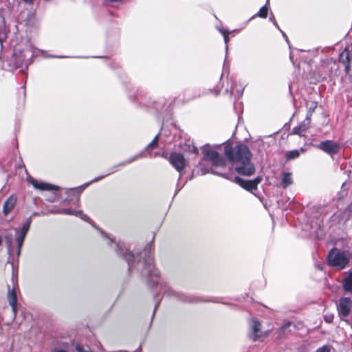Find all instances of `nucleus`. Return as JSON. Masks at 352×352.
Segmentation results:
<instances>
[{
    "label": "nucleus",
    "mask_w": 352,
    "mask_h": 352,
    "mask_svg": "<svg viewBox=\"0 0 352 352\" xmlns=\"http://www.w3.org/2000/svg\"><path fill=\"white\" fill-rule=\"evenodd\" d=\"M101 234L109 245L115 243L117 254L123 257L128 263L129 272H131L133 268L136 267V265L138 267V266H142L143 269L141 274L146 278L148 283L153 284V285L158 284L160 274L154 266L153 248L151 245H147L143 252L140 253V258L136 262V257L134 254L122 247L120 243H116L113 239L111 238L108 234L103 232H101Z\"/></svg>",
    "instance_id": "1"
},
{
    "label": "nucleus",
    "mask_w": 352,
    "mask_h": 352,
    "mask_svg": "<svg viewBox=\"0 0 352 352\" xmlns=\"http://www.w3.org/2000/svg\"><path fill=\"white\" fill-rule=\"evenodd\" d=\"M224 153L226 159L232 163L234 172L243 176H251L255 173V166L252 163V154L244 144L235 146H225Z\"/></svg>",
    "instance_id": "2"
},
{
    "label": "nucleus",
    "mask_w": 352,
    "mask_h": 352,
    "mask_svg": "<svg viewBox=\"0 0 352 352\" xmlns=\"http://www.w3.org/2000/svg\"><path fill=\"white\" fill-rule=\"evenodd\" d=\"M100 178V177H95L91 182H87L80 186L64 189H60L59 186L50 183L38 181L34 177H27V181L29 184H32L34 188L38 190L53 191L55 194L60 190L61 192L63 191L68 196V198L66 199L67 201H76L78 202L80 199V193L91 184L98 182Z\"/></svg>",
    "instance_id": "3"
},
{
    "label": "nucleus",
    "mask_w": 352,
    "mask_h": 352,
    "mask_svg": "<svg viewBox=\"0 0 352 352\" xmlns=\"http://www.w3.org/2000/svg\"><path fill=\"white\" fill-rule=\"evenodd\" d=\"M204 157L199 164L202 174L210 173L209 170H204L203 166L208 162H210L214 166L223 167L226 166V161L223 156L221 155L217 151L212 149L205 148L203 150Z\"/></svg>",
    "instance_id": "4"
},
{
    "label": "nucleus",
    "mask_w": 352,
    "mask_h": 352,
    "mask_svg": "<svg viewBox=\"0 0 352 352\" xmlns=\"http://www.w3.org/2000/svg\"><path fill=\"white\" fill-rule=\"evenodd\" d=\"M350 253L349 251L340 252L336 248L332 249L328 254V263L330 266L338 269H344L349 262Z\"/></svg>",
    "instance_id": "5"
},
{
    "label": "nucleus",
    "mask_w": 352,
    "mask_h": 352,
    "mask_svg": "<svg viewBox=\"0 0 352 352\" xmlns=\"http://www.w3.org/2000/svg\"><path fill=\"white\" fill-rule=\"evenodd\" d=\"M32 223V217L27 219L21 228H15L16 232V242L17 244V254L19 255L23 243V241L26 236V234L30 229V224Z\"/></svg>",
    "instance_id": "6"
},
{
    "label": "nucleus",
    "mask_w": 352,
    "mask_h": 352,
    "mask_svg": "<svg viewBox=\"0 0 352 352\" xmlns=\"http://www.w3.org/2000/svg\"><path fill=\"white\" fill-rule=\"evenodd\" d=\"M232 180L241 187L248 191H252L257 188L258 184L261 182V177H254L253 179H245L243 177H232Z\"/></svg>",
    "instance_id": "7"
},
{
    "label": "nucleus",
    "mask_w": 352,
    "mask_h": 352,
    "mask_svg": "<svg viewBox=\"0 0 352 352\" xmlns=\"http://www.w3.org/2000/svg\"><path fill=\"white\" fill-rule=\"evenodd\" d=\"M250 324L251 329L250 337L252 340L256 341L262 337L267 336V333H263L261 331V324L257 320L252 318L250 321Z\"/></svg>",
    "instance_id": "8"
},
{
    "label": "nucleus",
    "mask_w": 352,
    "mask_h": 352,
    "mask_svg": "<svg viewBox=\"0 0 352 352\" xmlns=\"http://www.w3.org/2000/svg\"><path fill=\"white\" fill-rule=\"evenodd\" d=\"M318 148L329 155H334L338 152L340 149V145L339 144L333 142L331 140H325L321 142L318 146Z\"/></svg>",
    "instance_id": "9"
},
{
    "label": "nucleus",
    "mask_w": 352,
    "mask_h": 352,
    "mask_svg": "<svg viewBox=\"0 0 352 352\" xmlns=\"http://www.w3.org/2000/svg\"><path fill=\"white\" fill-rule=\"evenodd\" d=\"M169 162L179 171L183 170L186 165L184 155L175 152L170 155Z\"/></svg>",
    "instance_id": "10"
},
{
    "label": "nucleus",
    "mask_w": 352,
    "mask_h": 352,
    "mask_svg": "<svg viewBox=\"0 0 352 352\" xmlns=\"http://www.w3.org/2000/svg\"><path fill=\"white\" fill-rule=\"evenodd\" d=\"M352 301L350 298H342L340 300L338 309L341 317H346L350 314Z\"/></svg>",
    "instance_id": "11"
},
{
    "label": "nucleus",
    "mask_w": 352,
    "mask_h": 352,
    "mask_svg": "<svg viewBox=\"0 0 352 352\" xmlns=\"http://www.w3.org/2000/svg\"><path fill=\"white\" fill-rule=\"evenodd\" d=\"M311 112L308 111L305 119L298 126L293 129L292 133L302 135L303 133L307 131L311 124Z\"/></svg>",
    "instance_id": "12"
},
{
    "label": "nucleus",
    "mask_w": 352,
    "mask_h": 352,
    "mask_svg": "<svg viewBox=\"0 0 352 352\" xmlns=\"http://www.w3.org/2000/svg\"><path fill=\"white\" fill-rule=\"evenodd\" d=\"M164 294H168V296H175L177 298L180 299L181 300L184 302H196L197 300L190 296H188L184 294H179L173 291L168 285L166 284L163 285V289Z\"/></svg>",
    "instance_id": "13"
},
{
    "label": "nucleus",
    "mask_w": 352,
    "mask_h": 352,
    "mask_svg": "<svg viewBox=\"0 0 352 352\" xmlns=\"http://www.w3.org/2000/svg\"><path fill=\"white\" fill-rule=\"evenodd\" d=\"M340 61L343 64L345 72L349 73L350 70V66L352 63V54L349 49L345 48L344 51L339 56Z\"/></svg>",
    "instance_id": "14"
},
{
    "label": "nucleus",
    "mask_w": 352,
    "mask_h": 352,
    "mask_svg": "<svg viewBox=\"0 0 352 352\" xmlns=\"http://www.w3.org/2000/svg\"><path fill=\"white\" fill-rule=\"evenodd\" d=\"M7 298L8 303L12 307L13 319H14L17 314L16 294L14 288L8 291Z\"/></svg>",
    "instance_id": "15"
},
{
    "label": "nucleus",
    "mask_w": 352,
    "mask_h": 352,
    "mask_svg": "<svg viewBox=\"0 0 352 352\" xmlns=\"http://www.w3.org/2000/svg\"><path fill=\"white\" fill-rule=\"evenodd\" d=\"M17 198L14 195H10L4 202L3 206V212L5 215L8 214L14 208Z\"/></svg>",
    "instance_id": "16"
},
{
    "label": "nucleus",
    "mask_w": 352,
    "mask_h": 352,
    "mask_svg": "<svg viewBox=\"0 0 352 352\" xmlns=\"http://www.w3.org/2000/svg\"><path fill=\"white\" fill-rule=\"evenodd\" d=\"M58 213L63 214H67V215H74L76 217H79L80 219H82L84 221H87L89 219V217L82 213L81 210H72L69 208H64L60 209L57 212Z\"/></svg>",
    "instance_id": "17"
},
{
    "label": "nucleus",
    "mask_w": 352,
    "mask_h": 352,
    "mask_svg": "<svg viewBox=\"0 0 352 352\" xmlns=\"http://www.w3.org/2000/svg\"><path fill=\"white\" fill-rule=\"evenodd\" d=\"M306 151L305 148H300V149L297 150H292L287 151L285 153V157L287 160H292L298 158L301 153H305Z\"/></svg>",
    "instance_id": "18"
},
{
    "label": "nucleus",
    "mask_w": 352,
    "mask_h": 352,
    "mask_svg": "<svg viewBox=\"0 0 352 352\" xmlns=\"http://www.w3.org/2000/svg\"><path fill=\"white\" fill-rule=\"evenodd\" d=\"M343 289L345 292H352V272H350L344 279Z\"/></svg>",
    "instance_id": "19"
},
{
    "label": "nucleus",
    "mask_w": 352,
    "mask_h": 352,
    "mask_svg": "<svg viewBox=\"0 0 352 352\" xmlns=\"http://www.w3.org/2000/svg\"><path fill=\"white\" fill-rule=\"evenodd\" d=\"M269 4V0H267V3L265 6H263L261 9L259 10L258 12L256 14V16H259L261 18L265 19L267 16V5Z\"/></svg>",
    "instance_id": "20"
},
{
    "label": "nucleus",
    "mask_w": 352,
    "mask_h": 352,
    "mask_svg": "<svg viewBox=\"0 0 352 352\" xmlns=\"http://www.w3.org/2000/svg\"><path fill=\"white\" fill-rule=\"evenodd\" d=\"M243 87H242L241 86H240V87L239 89L236 88V85H234V87L232 86V87H231V90H230L231 95H233L236 97H241L243 94Z\"/></svg>",
    "instance_id": "21"
},
{
    "label": "nucleus",
    "mask_w": 352,
    "mask_h": 352,
    "mask_svg": "<svg viewBox=\"0 0 352 352\" xmlns=\"http://www.w3.org/2000/svg\"><path fill=\"white\" fill-rule=\"evenodd\" d=\"M158 139H159V134L155 135V137L153 138V140L151 141V142L147 146L146 150L149 151V150H152V149L156 148L157 146Z\"/></svg>",
    "instance_id": "22"
},
{
    "label": "nucleus",
    "mask_w": 352,
    "mask_h": 352,
    "mask_svg": "<svg viewBox=\"0 0 352 352\" xmlns=\"http://www.w3.org/2000/svg\"><path fill=\"white\" fill-rule=\"evenodd\" d=\"M186 182H187V179L186 177H179L178 182L177 184V188L176 190L175 193H177L183 188V186L185 185V184Z\"/></svg>",
    "instance_id": "23"
},
{
    "label": "nucleus",
    "mask_w": 352,
    "mask_h": 352,
    "mask_svg": "<svg viewBox=\"0 0 352 352\" xmlns=\"http://www.w3.org/2000/svg\"><path fill=\"white\" fill-rule=\"evenodd\" d=\"M292 183V177H282L281 185L283 188H287Z\"/></svg>",
    "instance_id": "24"
},
{
    "label": "nucleus",
    "mask_w": 352,
    "mask_h": 352,
    "mask_svg": "<svg viewBox=\"0 0 352 352\" xmlns=\"http://www.w3.org/2000/svg\"><path fill=\"white\" fill-rule=\"evenodd\" d=\"M219 31H220V32L223 36L224 42H225L226 45V50H227L228 49L227 44H228V41H229V37H228L229 32L227 31V30H223V29H219Z\"/></svg>",
    "instance_id": "25"
},
{
    "label": "nucleus",
    "mask_w": 352,
    "mask_h": 352,
    "mask_svg": "<svg viewBox=\"0 0 352 352\" xmlns=\"http://www.w3.org/2000/svg\"><path fill=\"white\" fill-rule=\"evenodd\" d=\"M19 175H28V171L24 165H19L16 173Z\"/></svg>",
    "instance_id": "26"
},
{
    "label": "nucleus",
    "mask_w": 352,
    "mask_h": 352,
    "mask_svg": "<svg viewBox=\"0 0 352 352\" xmlns=\"http://www.w3.org/2000/svg\"><path fill=\"white\" fill-rule=\"evenodd\" d=\"M291 324H292V322L289 321L285 322L284 324L280 328V331L282 332H284L291 326Z\"/></svg>",
    "instance_id": "27"
},
{
    "label": "nucleus",
    "mask_w": 352,
    "mask_h": 352,
    "mask_svg": "<svg viewBox=\"0 0 352 352\" xmlns=\"http://www.w3.org/2000/svg\"><path fill=\"white\" fill-rule=\"evenodd\" d=\"M352 212V202L348 206V207L344 210V214L349 217L350 214Z\"/></svg>",
    "instance_id": "28"
},
{
    "label": "nucleus",
    "mask_w": 352,
    "mask_h": 352,
    "mask_svg": "<svg viewBox=\"0 0 352 352\" xmlns=\"http://www.w3.org/2000/svg\"><path fill=\"white\" fill-rule=\"evenodd\" d=\"M316 352H330V348L328 346H323L322 347L318 348L316 350Z\"/></svg>",
    "instance_id": "29"
},
{
    "label": "nucleus",
    "mask_w": 352,
    "mask_h": 352,
    "mask_svg": "<svg viewBox=\"0 0 352 352\" xmlns=\"http://www.w3.org/2000/svg\"><path fill=\"white\" fill-rule=\"evenodd\" d=\"M4 28L2 26H0V43L2 45V41H3V36H4Z\"/></svg>",
    "instance_id": "30"
},
{
    "label": "nucleus",
    "mask_w": 352,
    "mask_h": 352,
    "mask_svg": "<svg viewBox=\"0 0 352 352\" xmlns=\"http://www.w3.org/2000/svg\"><path fill=\"white\" fill-rule=\"evenodd\" d=\"M333 316L332 315L324 316L325 321L329 323L333 321Z\"/></svg>",
    "instance_id": "31"
},
{
    "label": "nucleus",
    "mask_w": 352,
    "mask_h": 352,
    "mask_svg": "<svg viewBox=\"0 0 352 352\" xmlns=\"http://www.w3.org/2000/svg\"><path fill=\"white\" fill-rule=\"evenodd\" d=\"M190 151L193 153L197 154L198 153V148L196 146H192V148H190Z\"/></svg>",
    "instance_id": "32"
},
{
    "label": "nucleus",
    "mask_w": 352,
    "mask_h": 352,
    "mask_svg": "<svg viewBox=\"0 0 352 352\" xmlns=\"http://www.w3.org/2000/svg\"><path fill=\"white\" fill-rule=\"evenodd\" d=\"M143 155V153H138V155H136L135 156H134V157L130 160V162H132L138 158H140Z\"/></svg>",
    "instance_id": "33"
},
{
    "label": "nucleus",
    "mask_w": 352,
    "mask_h": 352,
    "mask_svg": "<svg viewBox=\"0 0 352 352\" xmlns=\"http://www.w3.org/2000/svg\"><path fill=\"white\" fill-rule=\"evenodd\" d=\"M25 3L28 4H32L34 0H23Z\"/></svg>",
    "instance_id": "34"
},
{
    "label": "nucleus",
    "mask_w": 352,
    "mask_h": 352,
    "mask_svg": "<svg viewBox=\"0 0 352 352\" xmlns=\"http://www.w3.org/2000/svg\"><path fill=\"white\" fill-rule=\"evenodd\" d=\"M52 352H67V351L65 350H63V349H56V350L53 351Z\"/></svg>",
    "instance_id": "35"
},
{
    "label": "nucleus",
    "mask_w": 352,
    "mask_h": 352,
    "mask_svg": "<svg viewBox=\"0 0 352 352\" xmlns=\"http://www.w3.org/2000/svg\"><path fill=\"white\" fill-rule=\"evenodd\" d=\"M316 107V104L314 103V106L310 108V109L309 111H310L311 113L313 112V111L314 110V109Z\"/></svg>",
    "instance_id": "36"
},
{
    "label": "nucleus",
    "mask_w": 352,
    "mask_h": 352,
    "mask_svg": "<svg viewBox=\"0 0 352 352\" xmlns=\"http://www.w3.org/2000/svg\"><path fill=\"white\" fill-rule=\"evenodd\" d=\"M346 186H347V183H346H346H344V184H342V188H345Z\"/></svg>",
    "instance_id": "37"
},
{
    "label": "nucleus",
    "mask_w": 352,
    "mask_h": 352,
    "mask_svg": "<svg viewBox=\"0 0 352 352\" xmlns=\"http://www.w3.org/2000/svg\"><path fill=\"white\" fill-rule=\"evenodd\" d=\"M283 176H285V177L290 176V173H283Z\"/></svg>",
    "instance_id": "38"
},
{
    "label": "nucleus",
    "mask_w": 352,
    "mask_h": 352,
    "mask_svg": "<svg viewBox=\"0 0 352 352\" xmlns=\"http://www.w3.org/2000/svg\"><path fill=\"white\" fill-rule=\"evenodd\" d=\"M320 234H322V233H320L319 232L316 231V235H317V236H319V235H320Z\"/></svg>",
    "instance_id": "39"
},
{
    "label": "nucleus",
    "mask_w": 352,
    "mask_h": 352,
    "mask_svg": "<svg viewBox=\"0 0 352 352\" xmlns=\"http://www.w3.org/2000/svg\"><path fill=\"white\" fill-rule=\"evenodd\" d=\"M274 24L277 28H278V25H277V23H276V21H274Z\"/></svg>",
    "instance_id": "40"
},
{
    "label": "nucleus",
    "mask_w": 352,
    "mask_h": 352,
    "mask_svg": "<svg viewBox=\"0 0 352 352\" xmlns=\"http://www.w3.org/2000/svg\"><path fill=\"white\" fill-rule=\"evenodd\" d=\"M270 19L271 21H273V20L274 19V16H270Z\"/></svg>",
    "instance_id": "41"
},
{
    "label": "nucleus",
    "mask_w": 352,
    "mask_h": 352,
    "mask_svg": "<svg viewBox=\"0 0 352 352\" xmlns=\"http://www.w3.org/2000/svg\"><path fill=\"white\" fill-rule=\"evenodd\" d=\"M283 35L284 37L287 38V36H286L285 33L283 32ZM286 40L287 41V38H286Z\"/></svg>",
    "instance_id": "42"
},
{
    "label": "nucleus",
    "mask_w": 352,
    "mask_h": 352,
    "mask_svg": "<svg viewBox=\"0 0 352 352\" xmlns=\"http://www.w3.org/2000/svg\"><path fill=\"white\" fill-rule=\"evenodd\" d=\"M287 201H289V204L293 201V200H290L289 198H288V200Z\"/></svg>",
    "instance_id": "43"
},
{
    "label": "nucleus",
    "mask_w": 352,
    "mask_h": 352,
    "mask_svg": "<svg viewBox=\"0 0 352 352\" xmlns=\"http://www.w3.org/2000/svg\"><path fill=\"white\" fill-rule=\"evenodd\" d=\"M157 305H155V309H157ZM155 310H154L153 314H155Z\"/></svg>",
    "instance_id": "44"
},
{
    "label": "nucleus",
    "mask_w": 352,
    "mask_h": 352,
    "mask_svg": "<svg viewBox=\"0 0 352 352\" xmlns=\"http://www.w3.org/2000/svg\"><path fill=\"white\" fill-rule=\"evenodd\" d=\"M319 226V229H320V228H321V225H320V224H319V226Z\"/></svg>",
    "instance_id": "45"
}]
</instances>
